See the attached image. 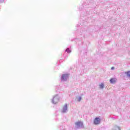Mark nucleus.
<instances>
[{"mask_svg":"<svg viewBox=\"0 0 130 130\" xmlns=\"http://www.w3.org/2000/svg\"><path fill=\"white\" fill-rule=\"evenodd\" d=\"M75 127L77 129L83 128H84V124H83V122L81 121L76 122H75Z\"/></svg>","mask_w":130,"mask_h":130,"instance_id":"nucleus-1","label":"nucleus"},{"mask_svg":"<svg viewBox=\"0 0 130 130\" xmlns=\"http://www.w3.org/2000/svg\"><path fill=\"white\" fill-rule=\"evenodd\" d=\"M58 101H59V96L58 94H56L53 98L51 102L53 104H56L58 103Z\"/></svg>","mask_w":130,"mask_h":130,"instance_id":"nucleus-2","label":"nucleus"},{"mask_svg":"<svg viewBox=\"0 0 130 130\" xmlns=\"http://www.w3.org/2000/svg\"><path fill=\"white\" fill-rule=\"evenodd\" d=\"M69 77H70V74H62L60 79L61 81H63L66 82L69 79Z\"/></svg>","mask_w":130,"mask_h":130,"instance_id":"nucleus-3","label":"nucleus"},{"mask_svg":"<svg viewBox=\"0 0 130 130\" xmlns=\"http://www.w3.org/2000/svg\"><path fill=\"white\" fill-rule=\"evenodd\" d=\"M61 112H62V113H67V112H68V104H66L64 106L62 107Z\"/></svg>","mask_w":130,"mask_h":130,"instance_id":"nucleus-4","label":"nucleus"},{"mask_svg":"<svg viewBox=\"0 0 130 130\" xmlns=\"http://www.w3.org/2000/svg\"><path fill=\"white\" fill-rule=\"evenodd\" d=\"M88 31V28L85 27V28H79L78 29V32H80L81 33H85Z\"/></svg>","mask_w":130,"mask_h":130,"instance_id":"nucleus-5","label":"nucleus"},{"mask_svg":"<svg viewBox=\"0 0 130 130\" xmlns=\"http://www.w3.org/2000/svg\"><path fill=\"white\" fill-rule=\"evenodd\" d=\"M101 119L99 117H96L94 120V123L95 124H99L100 123Z\"/></svg>","mask_w":130,"mask_h":130,"instance_id":"nucleus-6","label":"nucleus"},{"mask_svg":"<svg viewBox=\"0 0 130 130\" xmlns=\"http://www.w3.org/2000/svg\"><path fill=\"white\" fill-rule=\"evenodd\" d=\"M116 81H115V78H111L110 80V83H111V84H114V83H115Z\"/></svg>","mask_w":130,"mask_h":130,"instance_id":"nucleus-7","label":"nucleus"},{"mask_svg":"<svg viewBox=\"0 0 130 130\" xmlns=\"http://www.w3.org/2000/svg\"><path fill=\"white\" fill-rule=\"evenodd\" d=\"M65 51H66V52H68V53H71V52H72V51L69 48H67L66 49Z\"/></svg>","mask_w":130,"mask_h":130,"instance_id":"nucleus-8","label":"nucleus"},{"mask_svg":"<svg viewBox=\"0 0 130 130\" xmlns=\"http://www.w3.org/2000/svg\"><path fill=\"white\" fill-rule=\"evenodd\" d=\"M125 74L126 75L128 78H130V71H127L125 72Z\"/></svg>","mask_w":130,"mask_h":130,"instance_id":"nucleus-9","label":"nucleus"},{"mask_svg":"<svg viewBox=\"0 0 130 130\" xmlns=\"http://www.w3.org/2000/svg\"><path fill=\"white\" fill-rule=\"evenodd\" d=\"M76 99H78L77 101L78 102H80L81 101V100H82V97L81 96H77Z\"/></svg>","mask_w":130,"mask_h":130,"instance_id":"nucleus-10","label":"nucleus"},{"mask_svg":"<svg viewBox=\"0 0 130 130\" xmlns=\"http://www.w3.org/2000/svg\"><path fill=\"white\" fill-rule=\"evenodd\" d=\"M100 88L101 89H103L104 88V84L103 83H102L100 85Z\"/></svg>","mask_w":130,"mask_h":130,"instance_id":"nucleus-11","label":"nucleus"},{"mask_svg":"<svg viewBox=\"0 0 130 130\" xmlns=\"http://www.w3.org/2000/svg\"><path fill=\"white\" fill-rule=\"evenodd\" d=\"M114 129L115 130H120V128L119 126H115L114 127Z\"/></svg>","mask_w":130,"mask_h":130,"instance_id":"nucleus-12","label":"nucleus"},{"mask_svg":"<svg viewBox=\"0 0 130 130\" xmlns=\"http://www.w3.org/2000/svg\"><path fill=\"white\" fill-rule=\"evenodd\" d=\"M5 2V0H0V3H2Z\"/></svg>","mask_w":130,"mask_h":130,"instance_id":"nucleus-13","label":"nucleus"},{"mask_svg":"<svg viewBox=\"0 0 130 130\" xmlns=\"http://www.w3.org/2000/svg\"><path fill=\"white\" fill-rule=\"evenodd\" d=\"M111 70H114V67H112Z\"/></svg>","mask_w":130,"mask_h":130,"instance_id":"nucleus-14","label":"nucleus"},{"mask_svg":"<svg viewBox=\"0 0 130 130\" xmlns=\"http://www.w3.org/2000/svg\"><path fill=\"white\" fill-rule=\"evenodd\" d=\"M61 127H62V126H60V128H61Z\"/></svg>","mask_w":130,"mask_h":130,"instance_id":"nucleus-15","label":"nucleus"},{"mask_svg":"<svg viewBox=\"0 0 130 130\" xmlns=\"http://www.w3.org/2000/svg\"><path fill=\"white\" fill-rule=\"evenodd\" d=\"M59 62H60V60H59Z\"/></svg>","mask_w":130,"mask_h":130,"instance_id":"nucleus-16","label":"nucleus"}]
</instances>
